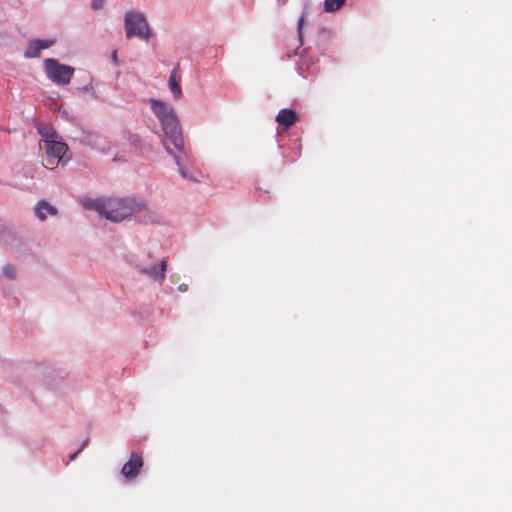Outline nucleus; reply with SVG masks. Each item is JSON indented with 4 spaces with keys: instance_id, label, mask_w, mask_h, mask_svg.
<instances>
[{
    "instance_id": "nucleus-6",
    "label": "nucleus",
    "mask_w": 512,
    "mask_h": 512,
    "mask_svg": "<svg viewBox=\"0 0 512 512\" xmlns=\"http://www.w3.org/2000/svg\"><path fill=\"white\" fill-rule=\"evenodd\" d=\"M44 148L47 154L46 166L51 165L52 167H54L61 161L69 160V157L65 159L66 152L68 151V146L60 139L46 141Z\"/></svg>"
},
{
    "instance_id": "nucleus-9",
    "label": "nucleus",
    "mask_w": 512,
    "mask_h": 512,
    "mask_svg": "<svg viewBox=\"0 0 512 512\" xmlns=\"http://www.w3.org/2000/svg\"><path fill=\"white\" fill-rule=\"evenodd\" d=\"M297 118V114L294 110L281 109L276 116V121L287 129L296 123Z\"/></svg>"
},
{
    "instance_id": "nucleus-8",
    "label": "nucleus",
    "mask_w": 512,
    "mask_h": 512,
    "mask_svg": "<svg viewBox=\"0 0 512 512\" xmlns=\"http://www.w3.org/2000/svg\"><path fill=\"white\" fill-rule=\"evenodd\" d=\"M35 213L39 220L44 221L47 219L48 215L56 216L58 210L55 206H52L47 201L41 200L35 207Z\"/></svg>"
},
{
    "instance_id": "nucleus-7",
    "label": "nucleus",
    "mask_w": 512,
    "mask_h": 512,
    "mask_svg": "<svg viewBox=\"0 0 512 512\" xmlns=\"http://www.w3.org/2000/svg\"><path fill=\"white\" fill-rule=\"evenodd\" d=\"M143 466V459L140 455L131 454L130 460L126 462L122 469L121 474L127 479V480H133L135 479L139 473L140 469Z\"/></svg>"
},
{
    "instance_id": "nucleus-13",
    "label": "nucleus",
    "mask_w": 512,
    "mask_h": 512,
    "mask_svg": "<svg viewBox=\"0 0 512 512\" xmlns=\"http://www.w3.org/2000/svg\"><path fill=\"white\" fill-rule=\"evenodd\" d=\"M41 50H43V49L41 48L40 45L37 44V39L32 40L29 42L28 47H27L26 51L24 52V56L26 58L39 57Z\"/></svg>"
},
{
    "instance_id": "nucleus-15",
    "label": "nucleus",
    "mask_w": 512,
    "mask_h": 512,
    "mask_svg": "<svg viewBox=\"0 0 512 512\" xmlns=\"http://www.w3.org/2000/svg\"><path fill=\"white\" fill-rule=\"evenodd\" d=\"M38 132L43 138L44 145L46 144V141H48V140L58 139V137L55 135V133L48 127H40V128H38Z\"/></svg>"
},
{
    "instance_id": "nucleus-16",
    "label": "nucleus",
    "mask_w": 512,
    "mask_h": 512,
    "mask_svg": "<svg viewBox=\"0 0 512 512\" xmlns=\"http://www.w3.org/2000/svg\"><path fill=\"white\" fill-rule=\"evenodd\" d=\"M2 272L7 279L13 280L16 278V270L11 265L4 266Z\"/></svg>"
},
{
    "instance_id": "nucleus-10",
    "label": "nucleus",
    "mask_w": 512,
    "mask_h": 512,
    "mask_svg": "<svg viewBox=\"0 0 512 512\" xmlns=\"http://www.w3.org/2000/svg\"><path fill=\"white\" fill-rule=\"evenodd\" d=\"M168 86H169V89L175 99L181 98L182 90H181L179 80L177 79V68H174L171 71V74L169 76Z\"/></svg>"
},
{
    "instance_id": "nucleus-24",
    "label": "nucleus",
    "mask_w": 512,
    "mask_h": 512,
    "mask_svg": "<svg viewBox=\"0 0 512 512\" xmlns=\"http://www.w3.org/2000/svg\"><path fill=\"white\" fill-rule=\"evenodd\" d=\"M112 60H113V62H114L115 64H117V52H116V51H114V52L112 53Z\"/></svg>"
},
{
    "instance_id": "nucleus-4",
    "label": "nucleus",
    "mask_w": 512,
    "mask_h": 512,
    "mask_svg": "<svg viewBox=\"0 0 512 512\" xmlns=\"http://www.w3.org/2000/svg\"><path fill=\"white\" fill-rule=\"evenodd\" d=\"M135 268L140 274L162 284L166 277L167 261L165 258L156 259L149 252L136 262Z\"/></svg>"
},
{
    "instance_id": "nucleus-22",
    "label": "nucleus",
    "mask_w": 512,
    "mask_h": 512,
    "mask_svg": "<svg viewBox=\"0 0 512 512\" xmlns=\"http://www.w3.org/2000/svg\"><path fill=\"white\" fill-rule=\"evenodd\" d=\"M162 143H163V146H164L165 151H166L168 154H170L171 156H173V158L175 159V156H177V155H176V154L172 151V149L167 145V143H166V140H165V139L162 141Z\"/></svg>"
},
{
    "instance_id": "nucleus-21",
    "label": "nucleus",
    "mask_w": 512,
    "mask_h": 512,
    "mask_svg": "<svg viewBox=\"0 0 512 512\" xmlns=\"http://www.w3.org/2000/svg\"><path fill=\"white\" fill-rule=\"evenodd\" d=\"M130 142L133 144L136 148L140 146V138L138 135H130Z\"/></svg>"
},
{
    "instance_id": "nucleus-3",
    "label": "nucleus",
    "mask_w": 512,
    "mask_h": 512,
    "mask_svg": "<svg viewBox=\"0 0 512 512\" xmlns=\"http://www.w3.org/2000/svg\"><path fill=\"white\" fill-rule=\"evenodd\" d=\"M124 28L128 39L138 37L142 40H149L152 36L147 19L140 11L130 10L125 13Z\"/></svg>"
},
{
    "instance_id": "nucleus-2",
    "label": "nucleus",
    "mask_w": 512,
    "mask_h": 512,
    "mask_svg": "<svg viewBox=\"0 0 512 512\" xmlns=\"http://www.w3.org/2000/svg\"><path fill=\"white\" fill-rule=\"evenodd\" d=\"M145 204L135 198H106L103 217L112 222H121L141 212Z\"/></svg>"
},
{
    "instance_id": "nucleus-14",
    "label": "nucleus",
    "mask_w": 512,
    "mask_h": 512,
    "mask_svg": "<svg viewBox=\"0 0 512 512\" xmlns=\"http://www.w3.org/2000/svg\"><path fill=\"white\" fill-rule=\"evenodd\" d=\"M346 0H325L324 9L326 12H335L339 10Z\"/></svg>"
},
{
    "instance_id": "nucleus-19",
    "label": "nucleus",
    "mask_w": 512,
    "mask_h": 512,
    "mask_svg": "<svg viewBox=\"0 0 512 512\" xmlns=\"http://www.w3.org/2000/svg\"><path fill=\"white\" fill-rule=\"evenodd\" d=\"M88 443H89V438H87V439H85V440L83 441V443H82L81 447H80V448H79V449H78L74 454H72V455H71L70 460H71V461H72V460H74V459L76 458V456L78 455V453H79V452H81V450H82L85 446H87V445H88Z\"/></svg>"
},
{
    "instance_id": "nucleus-11",
    "label": "nucleus",
    "mask_w": 512,
    "mask_h": 512,
    "mask_svg": "<svg viewBox=\"0 0 512 512\" xmlns=\"http://www.w3.org/2000/svg\"><path fill=\"white\" fill-rule=\"evenodd\" d=\"M83 205L86 209L95 210L101 216L105 212V199H88Z\"/></svg>"
},
{
    "instance_id": "nucleus-5",
    "label": "nucleus",
    "mask_w": 512,
    "mask_h": 512,
    "mask_svg": "<svg viewBox=\"0 0 512 512\" xmlns=\"http://www.w3.org/2000/svg\"><path fill=\"white\" fill-rule=\"evenodd\" d=\"M44 68L47 77L58 85L68 84L74 74L73 67L61 64L52 58L45 59Z\"/></svg>"
},
{
    "instance_id": "nucleus-12",
    "label": "nucleus",
    "mask_w": 512,
    "mask_h": 512,
    "mask_svg": "<svg viewBox=\"0 0 512 512\" xmlns=\"http://www.w3.org/2000/svg\"><path fill=\"white\" fill-rule=\"evenodd\" d=\"M186 152L188 153V151H187V150H186ZM184 158H185V159H186V158H188V155H187V156H185V155L183 154V157H181V156H175V162H176V164H177V166H178L179 173L181 174V176H182L183 178H186V179H189V180H191V181L197 182V179H196V178H194V177H193V176L188 172V170L184 167V165H183Z\"/></svg>"
},
{
    "instance_id": "nucleus-20",
    "label": "nucleus",
    "mask_w": 512,
    "mask_h": 512,
    "mask_svg": "<svg viewBox=\"0 0 512 512\" xmlns=\"http://www.w3.org/2000/svg\"><path fill=\"white\" fill-rule=\"evenodd\" d=\"M104 0H92L91 6L94 10L101 9L103 7Z\"/></svg>"
},
{
    "instance_id": "nucleus-1",
    "label": "nucleus",
    "mask_w": 512,
    "mask_h": 512,
    "mask_svg": "<svg viewBox=\"0 0 512 512\" xmlns=\"http://www.w3.org/2000/svg\"><path fill=\"white\" fill-rule=\"evenodd\" d=\"M149 103L152 111L161 122L166 138L170 140L180 153L187 156L181 128L173 108L161 100L150 99Z\"/></svg>"
},
{
    "instance_id": "nucleus-23",
    "label": "nucleus",
    "mask_w": 512,
    "mask_h": 512,
    "mask_svg": "<svg viewBox=\"0 0 512 512\" xmlns=\"http://www.w3.org/2000/svg\"><path fill=\"white\" fill-rule=\"evenodd\" d=\"M178 290H179L180 292H186V291L188 290V285H187V284H185V283H182V284H180V285L178 286Z\"/></svg>"
},
{
    "instance_id": "nucleus-18",
    "label": "nucleus",
    "mask_w": 512,
    "mask_h": 512,
    "mask_svg": "<svg viewBox=\"0 0 512 512\" xmlns=\"http://www.w3.org/2000/svg\"><path fill=\"white\" fill-rule=\"evenodd\" d=\"M54 43H55V41H54V40H52V39H45V40L37 39V44H38V45H40L42 49L49 48V47H51Z\"/></svg>"
},
{
    "instance_id": "nucleus-17",
    "label": "nucleus",
    "mask_w": 512,
    "mask_h": 512,
    "mask_svg": "<svg viewBox=\"0 0 512 512\" xmlns=\"http://www.w3.org/2000/svg\"><path fill=\"white\" fill-rule=\"evenodd\" d=\"M304 18H305V15L302 14L300 16V18L298 20V24H297V31H298V36H299L300 44H302V36H303L302 28H303Z\"/></svg>"
}]
</instances>
